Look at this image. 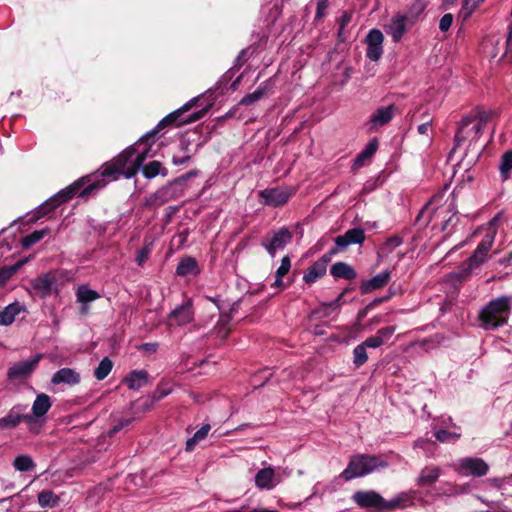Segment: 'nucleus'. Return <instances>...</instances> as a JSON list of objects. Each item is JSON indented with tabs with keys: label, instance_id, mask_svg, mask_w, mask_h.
I'll return each mask as SVG.
<instances>
[{
	"label": "nucleus",
	"instance_id": "473e14b6",
	"mask_svg": "<svg viewBox=\"0 0 512 512\" xmlns=\"http://www.w3.org/2000/svg\"><path fill=\"white\" fill-rule=\"evenodd\" d=\"M50 232L49 228H43L40 230H35L32 233L24 236L21 239V246L23 249L28 250L30 249L34 244L41 241L46 235H48Z\"/></svg>",
	"mask_w": 512,
	"mask_h": 512
},
{
	"label": "nucleus",
	"instance_id": "c03bdc74",
	"mask_svg": "<svg viewBox=\"0 0 512 512\" xmlns=\"http://www.w3.org/2000/svg\"><path fill=\"white\" fill-rule=\"evenodd\" d=\"M403 239L398 235L390 236L382 245V250L386 254H390L393 250L402 245Z\"/></svg>",
	"mask_w": 512,
	"mask_h": 512
},
{
	"label": "nucleus",
	"instance_id": "69168bd1",
	"mask_svg": "<svg viewBox=\"0 0 512 512\" xmlns=\"http://www.w3.org/2000/svg\"><path fill=\"white\" fill-rule=\"evenodd\" d=\"M207 299L211 301L219 309L221 315L226 314L225 301L221 300L219 296L211 297L207 296Z\"/></svg>",
	"mask_w": 512,
	"mask_h": 512
},
{
	"label": "nucleus",
	"instance_id": "680f3d73",
	"mask_svg": "<svg viewBox=\"0 0 512 512\" xmlns=\"http://www.w3.org/2000/svg\"><path fill=\"white\" fill-rule=\"evenodd\" d=\"M241 298L232 303L225 301L226 311L228 310L229 314H227V319L231 320L232 316L238 312L240 306Z\"/></svg>",
	"mask_w": 512,
	"mask_h": 512
},
{
	"label": "nucleus",
	"instance_id": "9d476101",
	"mask_svg": "<svg viewBox=\"0 0 512 512\" xmlns=\"http://www.w3.org/2000/svg\"><path fill=\"white\" fill-rule=\"evenodd\" d=\"M259 196L262 203L270 207H281L286 204L292 196L288 188L274 187L261 190Z\"/></svg>",
	"mask_w": 512,
	"mask_h": 512
},
{
	"label": "nucleus",
	"instance_id": "6e6d98bb",
	"mask_svg": "<svg viewBox=\"0 0 512 512\" xmlns=\"http://www.w3.org/2000/svg\"><path fill=\"white\" fill-rule=\"evenodd\" d=\"M291 268V260L289 256H284L281 260V264L276 270V274L279 275V277H284L286 274H288L289 270Z\"/></svg>",
	"mask_w": 512,
	"mask_h": 512
},
{
	"label": "nucleus",
	"instance_id": "603ef678",
	"mask_svg": "<svg viewBox=\"0 0 512 512\" xmlns=\"http://www.w3.org/2000/svg\"><path fill=\"white\" fill-rule=\"evenodd\" d=\"M333 311L334 310L327 302H323L319 305L318 308L313 310V315L318 316L319 318H328Z\"/></svg>",
	"mask_w": 512,
	"mask_h": 512
},
{
	"label": "nucleus",
	"instance_id": "2eb2a0df",
	"mask_svg": "<svg viewBox=\"0 0 512 512\" xmlns=\"http://www.w3.org/2000/svg\"><path fill=\"white\" fill-rule=\"evenodd\" d=\"M55 283L56 279L50 273L42 274L32 279L30 282L31 287L40 298H46L49 296Z\"/></svg>",
	"mask_w": 512,
	"mask_h": 512
},
{
	"label": "nucleus",
	"instance_id": "39448f33",
	"mask_svg": "<svg viewBox=\"0 0 512 512\" xmlns=\"http://www.w3.org/2000/svg\"><path fill=\"white\" fill-rule=\"evenodd\" d=\"M512 296L501 295L490 300L480 311L479 320L486 330H495L508 321Z\"/></svg>",
	"mask_w": 512,
	"mask_h": 512
},
{
	"label": "nucleus",
	"instance_id": "0e129e2a",
	"mask_svg": "<svg viewBox=\"0 0 512 512\" xmlns=\"http://www.w3.org/2000/svg\"><path fill=\"white\" fill-rule=\"evenodd\" d=\"M440 426V428H445L447 430L449 428L460 430V427L453 422V419L450 416L442 417L440 420Z\"/></svg>",
	"mask_w": 512,
	"mask_h": 512
},
{
	"label": "nucleus",
	"instance_id": "3c124183",
	"mask_svg": "<svg viewBox=\"0 0 512 512\" xmlns=\"http://www.w3.org/2000/svg\"><path fill=\"white\" fill-rule=\"evenodd\" d=\"M494 242V236L486 234L477 246V250L487 255Z\"/></svg>",
	"mask_w": 512,
	"mask_h": 512
},
{
	"label": "nucleus",
	"instance_id": "a18cd8bd",
	"mask_svg": "<svg viewBox=\"0 0 512 512\" xmlns=\"http://www.w3.org/2000/svg\"><path fill=\"white\" fill-rule=\"evenodd\" d=\"M256 51V48L247 47L242 49L234 60L233 68L240 69Z\"/></svg>",
	"mask_w": 512,
	"mask_h": 512
},
{
	"label": "nucleus",
	"instance_id": "4be33fe9",
	"mask_svg": "<svg viewBox=\"0 0 512 512\" xmlns=\"http://www.w3.org/2000/svg\"><path fill=\"white\" fill-rule=\"evenodd\" d=\"M123 382L129 389L138 391L149 383V374L146 370H132L129 372Z\"/></svg>",
	"mask_w": 512,
	"mask_h": 512
},
{
	"label": "nucleus",
	"instance_id": "cd10ccee",
	"mask_svg": "<svg viewBox=\"0 0 512 512\" xmlns=\"http://www.w3.org/2000/svg\"><path fill=\"white\" fill-rule=\"evenodd\" d=\"M24 309L19 302H13L0 311V326L11 325L16 316Z\"/></svg>",
	"mask_w": 512,
	"mask_h": 512
},
{
	"label": "nucleus",
	"instance_id": "5701e85b",
	"mask_svg": "<svg viewBox=\"0 0 512 512\" xmlns=\"http://www.w3.org/2000/svg\"><path fill=\"white\" fill-rule=\"evenodd\" d=\"M440 476V467L434 465L426 466L420 471L416 484L420 487H431L438 481Z\"/></svg>",
	"mask_w": 512,
	"mask_h": 512
},
{
	"label": "nucleus",
	"instance_id": "9b49d317",
	"mask_svg": "<svg viewBox=\"0 0 512 512\" xmlns=\"http://www.w3.org/2000/svg\"><path fill=\"white\" fill-rule=\"evenodd\" d=\"M383 41L384 36L383 33L379 29H371L366 38L365 43L367 45L366 48V57L371 61H378L383 54Z\"/></svg>",
	"mask_w": 512,
	"mask_h": 512
},
{
	"label": "nucleus",
	"instance_id": "de8ad7c7",
	"mask_svg": "<svg viewBox=\"0 0 512 512\" xmlns=\"http://www.w3.org/2000/svg\"><path fill=\"white\" fill-rule=\"evenodd\" d=\"M483 0H463L460 16L466 20Z\"/></svg>",
	"mask_w": 512,
	"mask_h": 512
},
{
	"label": "nucleus",
	"instance_id": "09e8293b",
	"mask_svg": "<svg viewBox=\"0 0 512 512\" xmlns=\"http://www.w3.org/2000/svg\"><path fill=\"white\" fill-rule=\"evenodd\" d=\"M475 268H473L469 263H467L466 261L461 265V267L458 269V271H455L452 273V277L457 279L458 281H464L465 279H467L471 272L474 270Z\"/></svg>",
	"mask_w": 512,
	"mask_h": 512
},
{
	"label": "nucleus",
	"instance_id": "c9c22d12",
	"mask_svg": "<svg viewBox=\"0 0 512 512\" xmlns=\"http://www.w3.org/2000/svg\"><path fill=\"white\" fill-rule=\"evenodd\" d=\"M512 171V150L506 151L500 158L499 172L501 180L507 181Z\"/></svg>",
	"mask_w": 512,
	"mask_h": 512
},
{
	"label": "nucleus",
	"instance_id": "49530a36",
	"mask_svg": "<svg viewBox=\"0 0 512 512\" xmlns=\"http://www.w3.org/2000/svg\"><path fill=\"white\" fill-rule=\"evenodd\" d=\"M229 322V319H226L225 321H219L213 328V334H215L221 340H225L230 333Z\"/></svg>",
	"mask_w": 512,
	"mask_h": 512
},
{
	"label": "nucleus",
	"instance_id": "5fc2aeb1",
	"mask_svg": "<svg viewBox=\"0 0 512 512\" xmlns=\"http://www.w3.org/2000/svg\"><path fill=\"white\" fill-rule=\"evenodd\" d=\"M395 330H396L395 326H386V327L379 329L377 331L376 335H377V337H380V339L382 340V344H384L385 341L389 340L392 337Z\"/></svg>",
	"mask_w": 512,
	"mask_h": 512
},
{
	"label": "nucleus",
	"instance_id": "aec40b11",
	"mask_svg": "<svg viewBox=\"0 0 512 512\" xmlns=\"http://www.w3.org/2000/svg\"><path fill=\"white\" fill-rule=\"evenodd\" d=\"M255 485L262 490H271L277 485L275 470L272 467L260 469L255 475Z\"/></svg>",
	"mask_w": 512,
	"mask_h": 512
},
{
	"label": "nucleus",
	"instance_id": "e2e57ef3",
	"mask_svg": "<svg viewBox=\"0 0 512 512\" xmlns=\"http://www.w3.org/2000/svg\"><path fill=\"white\" fill-rule=\"evenodd\" d=\"M150 249L149 247L145 246L137 251L135 261L136 263L141 266L149 257Z\"/></svg>",
	"mask_w": 512,
	"mask_h": 512
},
{
	"label": "nucleus",
	"instance_id": "37998d69",
	"mask_svg": "<svg viewBox=\"0 0 512 512\" xmlns=\"http://www.w3.org/2000/svg\"><path fill=\"white\" fill-rule=\"evenodd\" d=\"M22 262H16L11 266L0 268V287L4 286L6 282L20 269Z\"/></svg>",
	"mask_w": 512,
	"mask_h": 512
},
{
	"label": "nucleus",
	"instance_id": "13d9d810",
	"mask_svg": "<svg viewBox=\"0 0 512 512\" xmlns=\"http://www.w3.org/2000/svg\"><path fill=\"white\" fill-rule=\"evenodd\" d=\"M453 15L450 14V13H446L444 14L441 19H440V22H439V29L442 31V32H446L450 29L452 23H453Z\"/></svg>",
	"mask_w": 512,
	"mask_h": 512
},
{
	"label": "nucleus",
	"instance_id": "20e7f679",
	"mask_svg": "<svg viewBox=\"0 0 512 512\" xmlns=\"http://www.w3.org/2000/svg\"><path fill=\"white\" fill-rule=\"evenodd\" d=\"M352 499L360 508L370 509L373 512H385L397 507H406L413 502L412 496L405 493L387 501L374 490L356 491Z\"/></svg>",
	"mask_w": 512,
	"mask_h": 512
},
{
	"label": "nucleus",
	"instance_id": "bb28decb",
	"mask_svg": "<svg viewBox=\"0 0 512 512\" xmlns=\"http://www.w3.org/2000/svg\"><path fill=\"white\" fill-rule=\"evenodd\" d=\"M179 194V190L174 188L173 184L170 182L158 189L152 196L151 201L154 205H162L171 199L177 197Z\"/></svg>",
	"mask_w": 512,
	"mask_h": 512
},
{
	"label": "nucleus",
	"instance_id": "2f4dec72",
	"mask_svg": "<svg viewBox=\"0 0 512 512\" xmlns=\"http://www.w3.org/2000/svg\"><path fill=\"white\" fill-rule=\"evenodd\" d=\"M76 298L80 304H89L100 298V294L88 285H80L76 291Z\"/></svg>",
	"mask_w": 512,
	"mask_h": 512
},
{
	"label": "nucleus",
	"instance_id": "423d86ee",
	"mask_svg": "<svg viewBox=\"0 0 512 512\" xmlns=\"http://www.w3.org/2000/svg\"><path fill=\"white\" fill-rule=\"evenodd\" d=\"M388 467V462L370 454H356L350 458L347 467L341 472L340 478L351 481L373 473L379 468Z\"/></svg>",
	"mask_w": 512,
	"mask_h": 512
},
{
	"label": "nucleus",
	"instance_id": "c85d7f7f",
	"mask_svg": "<svg viewBox=\"0 0 512 512\" xmlns=\"http://www.w3.org/2000/svg\"><path fill=\"white\" fill-rule=\"evenodd\" d=\"M215 100H216V97L210 98L209 102H207L203 108L189 114L186 118H184L183 116L180 117L179 120L174 121L172 124L181 126V125L190 124V123H194V122L201 120L207 114V112L210 110V108L214 105Z\"/></svg>",
	"mask_w": 512,
	"mask_h": 512
},
{
	"label": "nucleus",
	"instance_id": "bf43d9fd",
	"mask_svg": "<svg viewBox=\"0 0 512 512\" xmlns=\"http://www.w3.org/2000/svg\"><path fill=\"white\" fill-rule=\"evenodd\" d=\"M362 345H364V347L366 349L368 348H379L380 346H382V340L380 339V337H377V335L375 334L374 336H371V337H368L365 341H363L361 343Z\"/></svg>",
	"mask_w": 512,
	"mask_h": 512
},
{
	"label": "nucleus",
	"instance_id": "dca6fc26",
	"mask_svg": "<svg viewBox=\"0 0 512 512\" xmlns=\"http://www.w3.org/2000/svg\"><path fill=\"white\" fill-rule=\"evenodd\" d=\"M194 319V313L192 308V303L187 301L175 309H173L169 314V320L171 322H175L178 326L186 325L191 323Z\"/></svg>",
	"mask_w": 512,
	"mask_h": 512
},
{
	"label": "nucleus",
	"instance_id": "ea45409f",
	"mask_svg": "<svg viewBox=\"0 0 512 512\" xmlns=\"http://www.w3.org/2000/svg\"><path fill=\"white\" fill-rule=\"evenodd\" d=\"M113 368V362L108 358L104 357L94 371V377L97 380L105 379Z\"/></svg>",
	"mask_w": 512,
	"mask_h": 512
},
{
	"label": "nucleus",
	"instance_id": "f8f14e48",
	"mask_svg": "<svg viewBox=\"0 0 512 512\" xmlns=\"http://www.w3.org/2000/svg\"><path fill=\"white\" fill-rule=\"evenodd\" d=\"M26 410V404L14 405L4 417L0 418V430L14 429L21 422L26 424Z\"/></svg>",
	"mask_w": 512,
	"mask_h": 512
},
{
	"label": "nucleus",
	"instance_id": "4d7b16f0",
	"mask_svg": "<svg viewBox=\"0 0 512 512\" xmlns=\"http://www.w3.org/2000/svg\"><path fill=\"white\" fill-rule=\"evenodd\" d=\"M350 290H352V288H345L334 300L327 303L333 310H339L340 307L345 303V301L343 300L344 295Z\"/></svg>",
	"mask_w": 512,
	"mask_h": 512
},
{
	"label": "nucleus",
	"instance_id": "1a4fd4ad",
	"mask_svg": "<svg viewBox=\"0 0 512 512\" xmlns=\"http://www.w3.org/2000/svg\"><path fill=\"white\" fill-rule=\"evenodd\" d=\"M293 234L287 227H282L274 232L270 239L264 240L262 246L271 257H275L277 251L283 250L292 241Z\"/></svg>",
	"mask_w": 512,
	"mask_h": 512
},
{
	"label": "nucleus",
	"instance_id": "c756f323",
	"mask_svg": "<svg viewBox=\"0 0 512 512\" xmlns=\"http://www.w3.org/2000/svg\"><path fill=\"white\" fill-rule=\"evenodd\" d=\"M378 142L376 139L370 141L366 147L356 156L353 162L354 168H360L365 165L366 161L369 160L374 153L377 151Z\"/></svg>",
	"mask_w": 512,
	"mask_h": 512
},
{
	"label": "nucleus",
	"instance_id": "f03ea898",
	"mask_svg": "<svg viewBox=\"0 0 512 512\" xmlns=\"http://www.w3.org/2000/svg\"><path fill=\"white\" fill-rule=\"evenodd\" d=\"M155 138L156 136L154 137V140L152 142V147H154V144H155ZM130 148L127 147L126 149H124L119 155H117L113 160H111L110 162L108 163H105L103 166H102V172H101V176L103 178H107V179H110L111 177L116 179L117 175H122L124 176L126 179H131L132 177H134L138 172L139 170L141 169L142 170V173L144 175V177L146 179H153L155 178L156 176L158 175H162V176H166L168 174V171L166 168L162 167V164L159 162V161H151L150 163H148L147 165H144V162L147 158H151V157H154L156 155V150L154 148H152L151 150V156H147L143 162L141 163V165L137 168L136 172L134 175L128 177L126 176L127 173H128V170L130 169V166H132L133 162V158L137 155V152L136 150L129 153V155H127L125 158L127 161L124 162V160L122 159H119V157L125 152L127 151L128 149Z\"/></svg>",
	"mask_w": 512,
	"mask_h": 512
},
{
	"label": "nucleus",
	"instance_id": "72a5a7b5",
	"mask_svg": "<svg viewBox=\"0 0 512 512\" xmlns=\"http://www.w3.org/2000/svg\"><path fill=\"white\" fill-rule=\"evenodd\" d=\"M434 437L441 443H455L461 437V433L458 430L449 431L445 428L434 427Z\"/></svg>",
	"mask_w": 512,
	"mask_h": 512
},
{
	"label": "nucleus",
	"instance_id": "6ab92c4d",
	"mask_svg": "<svg viewBox=\"0 0 512 512\" xmlns=\"http://www.w3.org/2000/svg\"><path fill=\"white\" fill-rule=\"evenodd\" d=\"M201 269L197 260L192 256H185L179 260L175 274L180 277L197 276Z\"/></svg>",
	"mask_w": 512,
	"mask_h": 512
},
{
	"label": "nucleus",
	"instance_id": "f257e3e1",
	"mask_svg": "<svg viewBox=\"0 0 512 512\" xmlns=\"http://www.w3.org/2000/svg\"><path fill=\"white\" fill-rule=\"evenodd\" d=\"M213 97L214 96H213L212 89H208L204 94H202L200 96L193 97L188 102H186L183 106H181L180 108H178L175 111L166 115L163 119H161L158 122V124L153 129H151L150 131L145 133L143 136H141L134 144L130 145V148L119 157V159H122L125 162V161H127L125 157L127 155H129V153H131L135 150L137 152V155L132 160L133 164H132V166H130V169L128 170V173L126 176L130 177V176L134 175L137 168L141 165L143 160L147 156L152 155L151 154L152 142L154 140V137L159 133V131L162 128L166 127L167 125L172 124L174 121L179 120V118L182 117L186 112H188L192 107L196 106L201 98H204L207 102H209V99L213 98Z\"/></svg>",
	"mask_w": 512,
	"mask_h": 512
},
{
	"label": "nucleus",
	"instance_id": "412c9836",
	"mask_svg": "<svg viewBox=\"0 0 512 512\" xmlns=\"http://www.w3.org/2000/svg\"><path fill=\"white\" fill-rule=\"evenodd\" d=\"M275 81L274 78L271 77L265 81H263L252 93L246 94L239 102L241 105L249 106L256 101L260 100L268 91L272 90L274 87Z\"/></svg>",
	"mask_w": 512,
	"mask_h": 512
},
{
	"label": "nucleus",
	"instance_id": "a211bd4d",
	"mask_svg": "<svg viewBox=\"0 0 512 512\" xmlns=\"http://www.w3.org/2000/svg\"><path fill=\"white\" fill-rule=\"evenodd\" d=\"M80 380V374L76 370L65 367L57 370L53 374L51 378V383L53 385L66 384L69 386H74L79 384Z\"/></svg>",
	"mask_w": 512,
	"mask_h": 512
},
{
	"label": "nucleus",
	"instance_id": "ddd939ff",
	"mask_svg": "<svg viewBox=\"0 0 512 512\" xmlns=\"http://www.w3.org/2000/svg\"><path fill=\"white\" fill-rule=\"evenodd\" d=\"M460 471L465 475L482 477L489 471L488 464L481 458L466 457L460 460Z\"/></svg>",
	"mask_w": 512,
	"mask_h": 512
},
{
	"label": "nucleus",
	"instance_id": "4c0bfd02",
	"mask_svg": "<svg viewBox=\"0 0 512 512\" xmlns=\"http://www.w3.org/2000/svg\"><path fill=\"white\" fill-rule=\"evenodd\" d=\"M13 466L17 471L29 472L32 471L36 465L31 456L21 454L14 459Z\"/></svg>",
	"mask_w": 512,
	"mask_h": 512
},
{
	"label": "nucleus",
	"instance_id": "f704fd0d",
	"mask_svg": "<svg viewBox=\"0 0 512 512\" xmlns=\"http://www.w3.org/2000/svg\"><path fill=\"white\" fill-rule=\"evenodd\" d=\"M59 502V496L51 490H43L38 494V503L42 508H55Z\"/></svg>",
	"mask_w": 512,
	"mask_h": 512
},
{
	"label": "nucleus",
	"instance_id": "8fccbe9b",
	"mask_svg": "<svg viewBox=\"0 0 512 512\" xmlns=\"http://www.w3.org/2000/svg\"><path fill=\"white\" fill-rule=\"evenodd\" d=\"M486 254L482 253V252H479L477 249L474 251V253L467 259V263H469L473 268H478L480 267L485 259H486Z\"/></svg>",
	"mask_w": 512,
	"mask_h": 512
},
{
	"label": "nucleus",
	"instance_id": "7c9ffc66",
	"mask_svg": "<svg viewBox=\"0 0 512 512\" xmlns=\"http://www.w3.org/2000/svg\"><path fill=\"white\" fill-rule=\"evenodd\" d=\"M326 271V268H324L322 264H319L317 261H315L304 273L303 281L309 285L313 284L318 279L322 278L326 274Z\"/></svg>",
	"mask_w": 512,
	"mask_h": 512
},
{
	"label": "nucleus",
	"instance_id": "a19ab883",
	"mask_svg": "<svg viewBox=\"0 0 512 512\" xmlns=\"http://www.w3.org/2000/svg\"><path fill=\"white\" fill-rule=\"evenodd\" d=\"M171 388H167L159 384L156 389L150 395L149 403H145L144 406L146 409H149L155 402H158L168 396L171 393Z\"/></svg>",
	"mask_w": 512,
	"mask_h": 512
},
{
	"label": "nucleus",
	"instance_id": "b1692460",
	"mask_svg": "<svg viewBox=\"0 0 512 512\" xmlns=\"http://www.w3.org/2000/svg\"><path fill=\"white\" fill-rule=\"evenodd\" d=\"M407 17L402 14L394 16L386 26V32L392 37L394 42H399L406 32Z\"/></svg>",
	"mask_w": 512,
	"mask_h": 512
},
{
	"label": "nucleus",
	"instance_id": "a878e982",
	"mask_svg": "<svg viewBox=\"0 0 512 512\" xmlns=\"http://www.w3.org/2000/svg\"><path fill=\"white\" fill-rule=\"evenodd\" d=\"M394 116V106L378 108L371 116L370 123L374 128L388 124Z\"/></svg>",
	"mask_w": 512,
	"mask_h": 512
},
{
	"label": "nucleus",
	"instance_id": "7ed1b4c3",
	"mask_svg": "<svg viewBox=\"0 0 512 512\" xmlns=\"http://www.w3.org/2000/svg\"><path fill=\"white\" fill-rule=\"evenodd\" d=\"M99 181L90 182V178L88 176L82 177L64 189H61L56 194L52 195L42 204H40L37 208V212L31 217V221H37L41 217L47 215L50 211H53L62 203L69 201L72 197L77 195L80 198H86L93 191L99 189L104 186Z\"/></svg>",
	"mask_w": 512,
	"mask_h": 512
},
{
	"label": "nucleus",
	"instance_id": "864d4df0",
	"mask_svg": "<svg viewBox=\"0 0 512 512\" xmlns=\"http://www.w3.org/2000/svg\"><path fill=\"white\" fill-rule=\"evenodd\" d=\"M132 423V418H126L119 420L109 431L108 436L113 437L116 435L119 431H121L123 428L129 426Z\"/></svg>",
	"mask_w": 512,
	"mask_h": 512
},
{
	"label": "nucleus",
	"instance_id": "338daca9",
	"mask_svg": "<svg viewBox=\"0 0 512 512\" xmlns=\"http://www.w3.org/2000/svg\"><path fill=\"white\" fill-rule=\"evenodd\" d=\"M475 120H476L475 115H465L462 117V119L458 123V128H460V130H464Z\"/></svg>",
	"mask_w": 512,
	"mask_h": 512
},
{
	"label": "nucleus",
	"instance_id": "0eeeda50",
	"mask_svg": "<svg viewBox=\"0 0 512 512\" xmlns=\"http://www.w3.org/2000/svg\"><path fill=\"white\" fill-rule=\"evenodd\" d=\"M41 358V354H35L29 359L14 363L7 371V379L12 382L28 379L36 370Z\"/></svg>",
	"mask_w": 512,
	"mask_h": 512
},
{
	"label": "nucleus",
	"instance_id": "e433bc0d",
	"mask_svg": "<svg viewBox=\"0 0 512 512\" xmlns=\"http://www.w3.org/2000/svg\"><path fill=\"white\" fill-rule=\"evenodd\" d=\"M210 429L211 426L209 424H204L191 438L186 441L185 450L187 452H192L195 449L196 444L207 437Z\"/></svg>",
	"mask_w": 512,
	"mask_h": 512
},
{
	"label": "nucleus",
	"instance_id": "79ce46f5",
	"mask_svg": "<svg viewBox=\"0 0 512 512\" xmlns=\"http://www.w3.org/2000/svg\"><path fill=\"white\" fill-rule=\"evenodd\" d=\"M368 360L367 349L359 344L353 349V364L356 368L362 367Z\"/></svg>",
	"mask_w": 512,
	"mask_h": 512
},
{
	"label": "nucleus",
	"instance_id": "393cba45",
	"mask_svg": "<svg viewBox=\"0 0 512 512\" xmlns=\"http://www.w3.org/2000/svg\"><path fill=\"white\" fill-rule=\"evenodd\" d=\"M330 274L335 279L353 280L357 277L356 270L346 262H336L330 267Z\"/></svg>",
	"mask_w": 512,
	"mask_h": 512
},
{
	"label": "nucleus",
	"instance_id": "052dcab7",
	"mask_svg": "<svg viewBox=\"0 0 512 512\" xmlns=\"http://www.w3.org/2000/svg\"><path fill=\"white\" fill-rule=\"evenodd\" d=\"M493 111H486V110H478L477 113L475 114V118L476 120H478V122L486 125L487 122L490 121V119L493 117Z\"/></svg>",
	"mask_w": 512,
	"mask_h": 512
},
{
	"label": "nucleus",
	"instance_id": "774afa93",
	"mask_svg": "<svg viewBox=\"0 0 512 512\" xmlns=\"http://www.w3.org/2000/svg\"><path fill=\"white\" fill-rule=\"evenodd\" d=\"M189 179L186 178V174H183L181 176H178L177 178H175L173 181H171L170 183L173 184L174 188H177L179 190V192L182 190V187L185 185V183L188 181Z\"/></svg>",
	"mask_w": 512,
	"mask_h": 512
},
{
	"label": "nucleus",
	"instance_id": "58836bf2",
	"mask_svg": "<svg viewBox=\"0 0 512 512\" xmlns=\"http://www.w3.org/2000/svg\"><path fill=\"white\" fill-rule=\"evenodd\" d=\"M234 73L232 72V69L228 70L224 75L221 76V78L218 80L214 88L212 89L213 96H216V98L220 95H223L227 87L229 85V82L231 81Z\"/></svg>",
	"mask_w": 512,
	"mask_h": 512
},
{
	"label": "nucleus",
	"instance_id": "f3484780",
	"mask_svg": "<svg viewBox=\"0 0 512 512\" xmlns=\"http://www.w3.org/2000/svg\"><path fill=\"white\" fill-rule=\"evenodd\" d=\"M391 273L389 270H384L374 277L364 280L360 284V293L362 295L371 293L374 290L384 287L390 280Z\"/></svg>",
	"mask_w": 512,
	"mask_h": 512
},
{
	"label": "nucleus",
	"instance_id": "4468645a",
	"mask_svg": "<svg viewBox=\"0 0 512 512\" xmlns=\"http://www.w3.org/2000/svg\"><path fill=\"white\" fill-rule=\"evenodd\" d=\"M366 239L365 232L362 228L356 227L347 230L343 235H339L334 239L335 244L340 249H346L352 244H363Z\"/></svg>",
	"mask_w": 512,
	"mask_h": 512
},
{
	"label": "nucleus",
	"instance_id": "6e6552de",
	"mask_svg": "<svg viewBox=\"0 0 512 512\" xmlns=\"http://www.w3.org/2000/svg\"><path fill=\"white\" fill-rule=\"evenodd\" d=\"M51 406L52 403L50 396L45 393H40L36 396L32 404V414L26 413V425L29 431L33 433L39 432V427L37 426L38 419L43 418Z\"/></svg>",
	"mask_w": 512,
	"mask_h": 512
}]
</instances>
